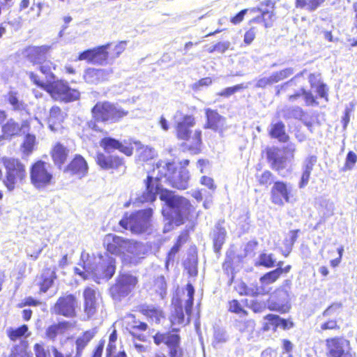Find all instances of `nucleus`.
I'll list each match as a JSON object with an SVG mask.
<instances>
[{"mask_svg":"<svg viewBox=\"0 0 357 357\" xmlns=\"http://www.w3.org/2000/svg\"><path fill=\"white\" fill-rule=\"evenodd\" d=\"M28 331V326L22 325L17 328H10L7 330L8 337L12 341H16L22 337L24 336Z\"/></svg>","mask_w":357,"mask_h":357,"instance_id":"obj_37","label":"nucleus"},{"mask_svg":"<svg viewBox=\"0 0 357 357\" xmlns=\"http://www.w3.org/2000/svg\"><path fill=\"white\" fill-rule=\"evenodd\" d=\"M129 240L109 234L104 239V245L107 252L111 254L120 255L123 257L126 245H129Z\"/></svg>","mask_w":357,"mask_h":357,"instance_id":"obj_17","label":"nucleus"},{"mask_svg":"<svg viewBox=\"0 0 357 357\" xmlns=\"http://www.w3.org/2000/svg\"><path fill=\"white\" fill-rule=\"evenodd\" d=\"M8 102L15 111H23L25 109V104L19 99L18 93L16 91H10L7 97Z\"/></svg>","mask_w":357,"mask_h":357,"instance_id":"obj_36","label":"nucleus"},{"mask_svg":"<svg viewBox=\"0 0 357 357\" xmlns=\"http://www.w3.org/2000/svg\"><path fill=\"white\" fill-rule=\"evenodd\" d=\"M140 312L151 320L156 323L160 322V319L163 318V313L162 310L153 305H142L140 307Z\"/></svg>","mask_w":357,"mask_h":357,"instance_id":"obj_31","label":"nucleus"},{"mask_svg":"<svg viewBox=\"0 0 357 357\" xmlns=\"http://www.w3.org/2000/svg\"><path fill=\"white\" fill-rule=\"evenodd\" d=\"M176 169L174 162L160 160L153 167L152 174L148 176L146 182V192H144L142 202H153L157 195H160L162 201L166 203L167 207L162 210V214L169 222L178 226L183 223L188 216L190 204L189 201L174 192L160 188V181L164 179L167 183V177Z\"/></svg>","mask_w":357,"mask_h":357,"instance_id":"obj_1","label":"nucleus"},{"mask_svg":"<svg viewBox=\"0 0 357 357\" xmlns=\"http://www.w3.org/2000/svg\"><path fill=\"white\" fill-rule=\"evenodd\" d=\"M166 344L169 347L178 346L180 344V337L177 334H168L166 336Z\"/></svg>","mask_w":357,"mask_h":357,"instance_id":"obj_56","label":"nucleus"},{"mask_svg":"<svg viewBox=\"0 0 357 357\" xmlns=\"http://www.w3.org/2000/svg\"><path fill=\"white\" fill-rule=\"evenodd\" d=\"M257 180L260 185H268L273 181V175L269 171H265L261 175L257 176Z\"/></svg>","mask_w":357,"mask_h":357,"instance_id":"obj_53","label":"nucleus"},{"mask_svg":"<svg viewBox=\"0 0 357 357\" xmlns=\"http://www.w3.org/2000/svg\"><path fill=\"white\" fill-rule=\"evenodd\" d=\"M229 310L238 314L240 317L247 315V312L243 308L237 300H232L229 303Z\"/></svg>","mask_w":357,"mask_h":357,"instance_id":"obj_46","label":"nucleus"},{"mask_svg":"<svg viewBox=\"0 0 357 357\" xmlns=\"http://www.w3.org/2000/svg\"><path fill=\"white\" fill-rule=\"evenodd\" d=\"M241 287H243V291H240V294L250 296H255L262 294V291L257 287H248L244 282H241Z\"/></svg>","mask_w":357,"mask_h":357,"instance_id":"obj_48","label":"nucleus"},{"mask_svg":"<svg viewBox=\"0 0 357 357\" xmlns=\"http://www.w3.org/2000/svg\"><path fill=\"white\" fill-rule=\"evenodd\" d=\"M76 306V298L72 294H68L58 299L54 305V312L56 314L73 317L75 314Z\"/></svg>","mask_w":357,"mask_h":357,"instance_id":"obj_16","label":"nucleus"},{"mask_svg":"<svg viewBox=\"0 0 357 357\" xmlns=\"http://www.w3.org/2000/svg\"><path fill=\"white\" fill-rule=\"evenodd\" d=\"M186 291L188 298L185 303V311L188 317L187 319L185 318L183 306L180 299L173 298V309L169 317L172 326L176 325H185L190 322V317L191 315L194 301L195 289L193 286L191 284H188L186 286Z\"/></svg>","mask_w":357,"mask_h":357,"instance_id":"obj_6","label":"nucleus"},{"mask_svg":"<svg viewBox=\"0 0 357 357\" xmlns=\"http://www.w3.org/2000/svg\"><path fill=\"white\" fill-rule=\"evenodd\" d=\"M212 83V79L210 77H205L201 79L198 82L192 84V89L200 90L202 86H208Z\"/></svg>","mask_w":357,"mask_h":357,"instance_id":"obj_59","label":"nucleus"},{"mask_svg":"<svg viewBox=\"0 0 357 357\" xmlns=\"http://www.w3.org/2000/svg\"><path fill=\"white\" fill-rule=\"evenodd\" d=\"M83 296L84 299V312L88 317L93 316L98 307V294L91 288L86 287L84 292Z\"/></svg>","mask_w":357,"mask_h":357,"instance_id":"obj_19","label":"nucleus"},{"mask_svg":"<svg viewBox=\"0 0 357 357\" xmlns=\"http://www.w3.org/2000/svg\"><path fill=\"white\" fill-rule=\"evenodd\" d=\"M291 192V185L282 181H276L274 183L271 188V201L273 204L276 205L283 206L284 202H290Z\"/></svg>","mask_w":357,"mask_h":357,"instance_id":"obj_15","label":"nucleus"},{"mask_svg":"<svg viewBox=\"0 0 357 357\" xmlns=\"http://www.w3.org/2000/svg\"><path fill=\"white\" fill-rule=\"evenodd\" d=\"M265 319L268 320L273 325L277 327L280 326L284 330L289 329L294 326L292 321L282 319L275 314H269L265 317Z\"/></svg>","mask_w":357,"mask_h":357,"instance_id":"obj_34","label":"nucleus"},{"mask_svg":"<svg viewBox=\"0 0 357 357\" xmlns=\"http://www.w3.org/2000/svg\"><path fill=\"white\" fill-rule=\"evenodd\" d=\"M64 172L82 178L88 172L87 162L82 155H76L73 160L65 167Z\"/></svg>","mask_w":357,"mask_h":357,"instance_id":"obj_18","label":"nucleus"},{"mask_svg":"<svg viewBox=\"0 0 357 357\" xmlns=\"http://www.w3.org/2000/svg\"><path fill=\"white\" fill-rule=\"evenodd\" d=\"M67 322H60L49 326L46 330V336L50 340H54L59 335L63 333L67 328Z\"/></svg>","mask_w":357,"mask_h":357,"instance_id":"obj_35","label":"nucleus"},{"mask_svg":"<svg viewBox=\"0 0 357 357\" xmlns=\"http://www.w3.org/2000/svg\"><path fill=\"white\" fill-rule=\"evenodd\" d=\"M236 326L241 333H252L255 330V322L252 319L239 321Z\"/></svg>","mask_w":357,"mask_h":357,"instance_id":"obj_41","label":"nucleus"},{"mask_svg":"<svg viewBox=\"0 0 357 357\" xmlns=\"http://www.w3.org/2000/svg\"><path fill=\"white\" fill-rule=\"evenodd\" d=\"M100 144L106 151L109 152L113 149H118L120 142L112 137H105Z\"/></svg>","mask_w":357,"mask_h":357,"instance_id":"obj_40","label":"nucleus"},{"mask_svg":"<svg viewBox=\"0 0 357 357\" xmlns=\"http://www.w3.org/2000/svg\"><path fill=\"white\" fill-rule=\"evenodd\" d=\"M275 261L273 254L262 253L259 257V264L267 268L273 267Z\"/></svg>","mask_w":357,"mask_h":357,"instance_id":"obj_43","label":"nucleus"},{"mask_svg":"<svg viewBox=\"0 0 357 357\" xmlns=\"http://www.w3.org/2000/svg\"><path fill=\"white\" fill-rule=\"evenodd\" d=\"M32 119L30 121H24L21 126H20L13 119H10L6 124L1 126V129L3 132L8 136H13L20 132L26 133L29 131L30 123H32Z\"/></svg>","mask_w":357,"mask_h":357,"instance_id":"obj_24","label":"nucleus"},{"mask_svg":"<svg viewBox=\"0 0 357 357\" xmlns=\"http://www.w3.org/2000/svg\"><path fill=\"white\" fill-rule=\"evenodd\" d=\"M296 151V146L294 144H288L284 149V153L288 159H293L294 154Z\"/></svg>","mask_w":357,"mask_h":357,"instance_id":"obj_61","label":"nucleus"},{"mask_svg":"<svg viewBox=\"0 0 357 357\" xmlns=\"http://www.w3.org/2000/svg\"><path fill=\"white\" fill-rule=\"evenodd\" d=\"M36 357H47V352L45 351L43 346L40 344H36L33 347Z\"/></svg>","mask_w":357,"mask_h":357,"instance_id":"obj_64","label":"nucleus"},{"mask_svg":"<svg viewBox=\"0 0 357 357\" xmlns=\"http://www.w3.org/2000/svg\"><path fill=\"white\" fill-rule=\"evenodd\" d=\"M1 162L5 168L3 182L7 189L12 191L26 176L25 166L20 160L14 158L3 157Z\"/></svg>","mask_w":357,"mask_h":357,"instance_id":"obj_5","label":"nucleus"},{"mask_svg":"<svg viewBox=\"0 0 357 357\" xmlns=\"http://www.w3.org/2000/svg\"><path fill=\"white\" fill-rule=\"evenodd\" d=\"M155 291L160 295L162 298L166 294L167 284L164 276L158 277L154 282Z\"/></svg>","mask_w":357,"mask_h":357,"instance_id":"obj_44","label":"nucleus"},{"mask_svg":"<svg viewBox=\"0 0 357 357\" xmlns=\"http://www.w3.org/2000/svg\"><path fill=\"white\" fill-rule=\"evenodd\" d=\"M31 182L37 189H44L50 185L53 179L50 165L42 160L35 162L30 171Z\"/></svg>","mask_w":357,"mask_h":357,"instance_id":"obj_10","label":"nucleus"},{"mask_svg":"<svg viewBox=\"0 0 357 357\" xmlns=\"http://www.w3.org/2000/svg\"><path fill=\"white\" fill-rule=\"evenodd\" d=\"M207 127L215 131L222 132L225 128V119L211 109H206Z\"/></svg>","mask_w":357,"mask_h":357,"instance_id":"obj_25","label":"nucleus"},{"mask_svg":"<svg viewBox=\"0 0 357 357\" xmlns=\"http://www.w3.org/2000/svg\"><path fill=\"white\" fill-rule=\"evenodd\" d=\"M31 79L38 86L45 90L56 100L71 102L79 98V92L75 89H70L68 85L63 81H56L45 83L38 79L33 73H30Z\"/></svg>","mask_w":357,"mask_h":357,"instance_id":"obj_4","label":"nucleus"},{"mask_svg":"<svg viewBox=\"0 0 357 357\" xmlns=\"http://www.w3.org/2000/svg\"><path fill=\"white\" fill-rule=\"evenodd\" d=\"M36 145V137L33 135L27 133L23 142V152L27 155L31 153Z\"/></svg>","mask_w":357,"mask_h":357,"instance_id":"obj_42","label":"nucleus"},{"mask_svg":"<svg viewBox=\"0 0 357 357\" xmlns=\"http://www.w3.org/2000/svg\"><path fill=\"white\" fill-rule=\"evenodd\" d=\"M137 278L131 274H121L116 279V284L109 289L111 296L114 301H120L135 289Z\"/></svg>","mask_w":357,"mask_h":357,"instance_id":"obj_11","label":"nucleus"},{"mask_svg":"<svg viewBox=\"0 0 357 357\" xmlns=\"http://www.w3.org/2000/svg\"><path fill=\"white\" fill-rule=\"evenodd\" d=\"M328 357H351L349 351V342L342 337H332L326 340Z\"/></svg>","mask_w":357,"mask_h":357,"instance_id":"obj_13","label":"nucleus"},{"mask_svg":"<svg viewBox=\"0 0 357 357\" xmlns=\"http://www.w3.org/2000/svg\"><path fill=\"white\" fill-rule=\"evenodd\" d=\"M275 296L277 301L274 303L273 309L282 313L288 312L290 309L289 290L286 287L278 289L275 293Z\"/></svg>","mask_w":357,"mask_h":357,"instance_id":"obj_23","label":"nucleus"},{"mask_svg":"<svg viewBox=\"0 0 357 357\" xmlns=\"http://www.w3.org/2000/svg\"><path fill=\"white\" fill-rule=\"evenodd\" d=\"M245 88V87L243 86V84H237L234 86L227 87V88L225 89L224 90H222V91L218 93V95L227 98V97H229L231 95L234 94L237 91H238L241 89H243Z\"/></svg>","mask_w":357,"mask_h":357,"instance_id":"obj_49","label":"nucleus"},{"mask_svg":"<svg viewBox=\"0 0 357 357\" xmlns=\"http://www.w3.org/2000/svg\"><path fill=\"white\" fill-rule=\"evenodd\" d=\"M112 74V70L110 69H96L89 68L85 70L83 77L87 83L97 84L107 80Z\"/></svg>","mask_w":357,"mask_h":357,"instance_id":"obj_20","label":"nucleus"},{"mask_svg":"<svg viewBox=\"0 0 357 357\" xmlns=\"http://www.w3.org/2000/svg\"><path fill=\"white\" fill-rule=\"evenodd\" d=\"M301 91L302 92V96H304L305 104L307 105H312L313 104L317 103L315 98L311 92L307 91L304 89H301Z\"/></svg>","mask_w":357,"mask_h":357,"instance_id":"obj_60","label":"nucleus"},{"mask_svg":"<svg viewBox=\"0 0 357 357\" xmlns=\"http://www.w3.org/2000/svg\"><path fill=\"white\" fill-rule=\"evenodd\" d=\"M190 174L186 169H181L178 172L174 171L170 177H167V181L173 188L184 190L188 187Z\"/></svg>","mask_w":357,"mask_h":357,"instance_id":"obj_21","label":"nucleus"},{"mask_svg":"<svg viewBox=\"0 0 357 357\" xmlns=\"http://www.w3.org/2000/svg\"><path fill=\"white\" fill-rule=\"evenodd\" d=\"M49 50L50 47L47 45L32 46L27 47L24 54L30 62L33 64H39L45 60Z\"/></svg>","mask_w":357,"mask_h":357,"instance_id":"obj_22","label":"nucleus"},{"mask_svg":"<svg viewBox=\"0 0 357 357\" xmlns=\"http://www.w3.org/2000/svg\"><path fill=\"white\" fill-rule=\"evenodd\" d=\"M356 161H357L356 154L351 151H349V153H347V155L346 157L344 166L343 167L342 170L347 171V170L352 169L353 167H354V165H356Z\"/></svg>","mask_w":357,"mask_h":357,"instance_id":"obj_47","label":"nucleus"},{"mask_svg":"<svg viewBox=\"0 0 357 357\" xmlns=\"http://www.w3.org/2000/svg\"><path fill=\"white\" fill-rule=\"evenodd\" d=\"M96 161L100 167L105 169L118 168L123 165V160L119 157L105 155L103 153L98 154Z\"/></svg>","mask_w":357,"mask_h":357,"instance_id":"obj_28","label":"nucleus"},{"mask_svg":"<svg viewBox=\"0 0 357 357\" xmlns=\"http://www.w3.org/2000/svg\"><path fill=\"white\" fill-rule=\"evenodd\" d=\"M82 270L74 268L75 274L84 280L93 279L100 284L109 280L115 273V260L107 253L89 256L87 253H82Z\"/></svg>","mask_w":357,"mask_h":357,"instance_id":"obj_2","label":"nucleus"},{"mask_svg":"<svg viewBox=\"0 0 357 357\" xmlns=\"http://www.w3.org/2000/svg\"><path fill=\"white\" fill-rule=\"evenodd\" d=\"M129 245H126L122 257L126 264H137L146 255V248L142 243L129 240Z\"/></svg>","mask_w":357,"mask_h":357,"instance_id":"obj_14","label":"nucleus"},{"mask_svg":"<svg viewBox=\"0 0 357 357\" xmlns=\"http://www.w3.org/2000/svg\"><path fill=\"white\" fill-rule=\"evenodd\" d=\"M267 157L271 164L272 168L280 173L286 167V156H284L278 149H272L268 151Z\"/></svg>","mask_w":357,"mask_h":357,"instance_id":"obj_26","label":"nucleus"},{"mask_svg":"<svg viewBox=\"0 0 357 357\" xmlns=\"http://www.w3.org/2000/svg\"><path fill=\"white\" fill-rule=\"evenodd\" d=\"M111 44L108 43L93 49L85 50L79 54L77 60L86 61L93 64H104L109 57L107 50L110 48Z\"/></svg>","mask_w":357,"mask_h":357,"instance_id":"obj_12","label":"nucleus"},{"mask_svg":"<svg viewBox=\"0 0 357 357\" xmlns=\"http://www.w3.org/2000/svg\"><path fill=\"white\" fill-rule=\"evenodd\" d=\"M65 118L64 113L57 107H52L49 112V116H46V109L43 105H38L36 109L34 120L36 121L40 127H43L42 120H45L50 130L54 132L59 131L61 128V123Z\"/></svg>","mask_w":357,"mask_h":357,"instance_id":"obj_9","label":"nucleus"},{"mask_svg":"<svg viewBox=\"0 0 357 357\" xmlns=\"http://www.w3.org/2000/svg\"><path fill=\"white\" fill-rule=\"evenodd\" d=\"M226 230L222 226V223L219 222L216 225L213 230V239L214 248L216 252H218L225 243V237H226Z\"/></svg>","mask_w":357,"mask_h":357,"instance_id":"obj_29","label":"nucleus"},{"mask_svg":"<svg viewBox=\"0 0 357 357\" xmlns=\"http://www.w3.org/2000/svg\"><path fill=\"white\" fill-rule=\"evenodd\" d=\"M281 275V270L275 268L273 271L266 273L260 278V282L262 284H270L275 282Z\"/></svg>","mask_w":357,"mask_h":357,"instance_id":"obj_38","label":"nucleus"},{"mask_svg":"<svg viewBox=\"0 0 357 357\" xmlns=\"http://www.w3.org/2000/svg\"><path fill=\"white\" fill-rule=\"evenodd\" d=\"M317 158L314 155L308 156L304 161L303 165V170L312 172L314 166L317 162Z\"/></svg>","mask_w":357,"mask_h":357,"instance_id":"obj_55","label":"nucleus"},{"mask_svg":"<svg viewBox=\"0 0 357 357\" xmlns=\"http://www.w3.org/2000/svg\"><path fill=\"white\" fill-rule=\"evenodd\" d=\"M56 275L53 271L47 269L41 275V281L40 282V291L46 292L54 282Z\"/></svg>","mask_w":357,"mask_h":357,"instance_id":"obj_33","label":"nucleus"},{"mask_svg":"<svg viewBox=\"0 0 357 357\" xmlns=\"http://www.w3.org/2000/svg\"><path fill=\"white\" fill-rule=\"evenodd\" d=\"M174 121L176 124L177 137L183 140H192L188 145L189 149L194 153L200 151L202 144V132L195 130L192 137L190 136V128L195 125V119L192 115L185 114L181 110H177L174 115Z\"/></svg>","mask_w":357,"mask_h":357,"instance_id":"obj_3","label":"nucleus"},{"mask_svg":"<svg viewBox=\"0 0 357 357\" xmlns=\"http://www.w3.org/2000/svg\"><path fill=\"white\" fill-rule=\"evenodd\" d=\"M264 6L269 7L271 9H273L275 6V1L273 0H265L261 3L260 7L258 8L259 10L261 13L264 21L267 20V18L271 20L273 11H269L268 9L264 8Z\"/></svg>","mask_w":357,"mask_h":357,"instance_id":"obj_39","label":"nucleus"},{"mask_svg":"<svg viewBox=\"0 0 357 357\" xmlns=\"http://www.w3.org/2000/svg\"><path fill=\"white\" fill-rule=\"evenodd\" d=\"M69 154V150L61 143H56L51 151L52 160L59 169L66 162Z\"/></svg>","mask_w":357,"mask_h":357,"instance_id":"obj_27","label":"nucleus"},{"mask_svg":"<svg viewBox=\"0 0 357 357\" xmlns=\"http://www.w3.org/2000/svg\"><path fill=\"white\" fill-rule=\"evenodd\" d=\"M126 45V41H121L119 43H117L113 49L112 57L114 59L119 56V55L125 50Z\"/></svg>","mask_w":357,"mask_h":357,"instance_id":"obj_57","label":"nucleus"},{"mask_svg":"<svg viewBox=\"0 0 357 357\" xmlns=\"http://www.w3.org/2000/svg\"><path fill=\"white\" fill-rule=\"evenodd\" d=\"M342 307L340 303H334L328 306L322 313V317L327 318L328 317L335 314L340 310Z\"/></svg>","mask_w":357,"mask_h":357,"instance_id":"obj_54","label":"nucleus"},{"mask_svg":"<svg viewBox=\"0 0 357 357\" xmlns=\"http://www.w3.org/2000/svg\"><path fill=\"white\" fill-rule=\"evenodd\" d=\"M255 35L256 32L253 28L246 31L244 35V43L247 45H250L254 40Z\"/></svg>","mask_w":357,"mask_h":357,"instance_id":"obj_62","label":"nucleus"},{"mask_svg":"<svg viewBox=\"0 0 357 357\" xmlns=\"http://www.w3.org/2000/svg\"><path fill=\"white\" fill-rule=\"evenodd\" d=\"M280 114L284 119H296L299 120H302V118L305 114L302 108L298 106H285L280 111Z\"/></svg>","mask_w":357,"mask_h":357,"instance_id":"obj_32","label":"nucleus"},{"mask_svg":"<svg viewBox=\"0 0 357 357\" xmlns=\"http://www.w3.org/2000/svg\"><path fill=\"white\" fill-rule=\"evenodd\" d=\"M269 133L271 137L278 139L281 142H286L289 139L285 132V126L282 121L272 124Z\"/></svg>","mask_w":357,"mask_h":357,"instance_id":"obj_30","label":"nucleus"},{"mask_svg":"<svg viewBox=\"0 0 357 357\" xmlns=\"http://www.w3.org/2000/svg\"><path fill=\"white\" fill-rule=\"evenodd\" d=\"M40 72L46 75L47 79H52L54 77V75L52 72V63L50 61H46L45 60L40 63Z\"/></svg>","mask_w":357,"mask_h":357,"instance_id":"obj_50","label":"nucleus"},{"mask_svg":"<svg viewBox=\"0 0 357 357\" xmlns=\"http://www.w3.org/2000/svg\"><path fill=\"white\" fill-rule=\"evenodd\" d=\"M321 206L324 208L323 215L327 218L332 216L334 213L335 206L332 201L329 199H323Z\"/></svg>","mask_w":357,"mask_h":357,"instance_id":"obj_45","label":"nucleus"},{"mask_svg":"<svg viewBox=\"0 0 357 357\" xmlns=\"http://www.w3.org/2000/svg\"><path fill=\"white\" fill-rule=\"evenodd\" d=\"M91 112L95 120L100 122H116L128 114V111L109 102L96 103Z\"/></svg>","mask_w":357,"mask_h":357,"instance_id":"obj_8","label":"nucleus"},{"mask_svg":"<svg viewBox=\"0 0 357 357\" xmlns=\"http://www.w3.org/2000/svg\"><path fill=\"white\" fill-rule=\"evenodd\" d=\"M151 216L152 210L151 208L140 210L131 213L129 216L126 214L119 222V225L133 233H142L149 227Z\"/></svg>","mask_w":357,"mask_h":357,"instance_id":"obj_7","label":"nucleus"},{"mask_svg":"<svg viewBox=\"0 0 357 357\" xmlns=\"http://www.w3.org/2000/svg\"><path fill=\"white\" fill-rule=\"evenodd\" d=\"M336 319H328L323 321L320 324L321 331L339 329Z\"/></svg>","mask_w":357,"mask_h":357,"instance_id":"obj_52","label":"nucleus"},{"mask_svg":"<svg viewBox=\"0 0 357 357\" xmlns=\"http://www.w3.org/2000/svg\"><path fill=\"white\" fill-rule=\"evenodd\" d=\"M309 82L312 88H316L320 85V75L319 74L312 73L309 75Z\"/></svg>","mask_w":357,"mask_h":357,"instance_id":"obj_63","label":"nucleus"},{"mask_svg":"<svg viewBox=\"0 0 357 357\" xmlns=\"http://www.w3.org/2000/svg\"><path fill=\"white\" fill-rule=\"evenodd\" d=\"M273 83L272 82V79L271 76L269 77H261L257 79V82L255 86L257 88L264 89L267 86L272 85Z\"/></svg>","mask_w":357,"mask_h":357,"instance_id":"obj_58","label":"nucleus"},{"mask_svg":"<svg viewBox=\"0 0 357 357\" xmlns=\"http://www.w3.org/2000/svg\"><path fill=\"white\" fill-rule=\"evenodd\" d=\"M188 236L186 234H181L177 239L176 243L172 248L169 252V255H174L180 249L181 245L187 241Z\"/></svg>","mask_w":357,"mask_h":357,"instance_id":"obj_51","label":"nucleus"}]
</instances>
